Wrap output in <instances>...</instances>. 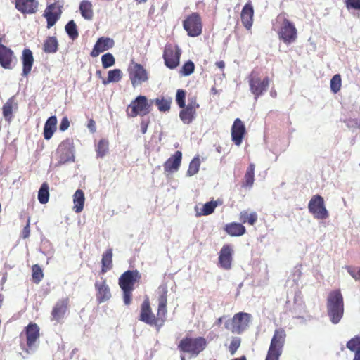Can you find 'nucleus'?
<instances>
[{
	"label": "nucleus",
	"mask_w": 360,
	"mask_h": 360,
	"mask_svg": "<svg viewBox=\"0 0 360 360\" xmlns=\"http://www.w3.org/2000/svg\"><path fill=\"white\" fill-rule=\"evenodd\" d=\"M167 292L165 284L158 287V307L156 316L152 311L149 300L146 299L141 305L139 320L150 326H155L159 328L162 327L167 319Z\"/></svg>",
	"instance_id": "obj_1"
},
{
	"label": "nucleus",
	"mask_w": 360,
	"mask_h": 360,
	"mask_svg": "<svg viewBox=\"0 0 360 360\" xmlns=\"http://www.w3.org/2000/svg\"><path fill=\"white\" fill-rule=\"evenodd\" d=\"M327 313L330 321L338 323L344 314V299L340 290L329 292L327 298Z\"/></svg>",
	"instance_id": "obj_2"
},
{
	"label": "nucleus",
	"mask_w": 360,
	"mask_h": 360,
	"mask_svg": "<svg viewBox=\"0 0 360 360\" xmlns=\"http://www.w3.org/2000/svg\"><path fill=\"white\" fill-rule=\"evenodd\" d=\"M141 278V275L136 269L126 271L120 276L118 284L122 290L123 301L126 305L131 304L134 285L136 283H139Z\"/></svg>",
	"instance_id": "obj_3"
},
{
	"label": "nucleus",
	"mask_w": 360,
	"mask_h": 360,
	"mask_svg": "<svg viewBox=\"0 0 360 360\" xmlns=\"http://www.w3.org/2000/svg\"><path fill=\"white\" fill-rule=\"evenodd\" d=\"M207 347V341L202 336L186 335L180 340L178 345V349L181 352L188 354L193 357L198 356Z\"/></svg>",
	"instance_id": "obj_4"
},
{
	"label": "nucleus",
	"mask_w": 360,
	"mask_h": 360,
	"mask_svg": "<svg viewBox=\"0 0 360 360\" xmlns=\"http://www.w3.org/2000/svg\"><path fill=\"white\" fill-rule=\"evenodd\" d=\"M286 333L283 328L275 330L265 360H279L286 339Z\"/></svg>",
	"instance_id": "obj_5"
},
{
	"label": "nucleus",
	"mask_w": 360,
	"mask_h": 360,
	"mask_svg": "<svg viewBox=\"0 0 360 360\" xmlns=\"http://www.w3.org/2000/svg\"><path fill=\"white\" fill-rule=\"evenodd\" d=\"M248 84L251 93L257 100L268 89L271 79L269 77H265L262 79L259 73L256 70H252L248 77Z\"/></svg>",
	"instance_id": "obj_6"
},
{
	"label": "nucleus",
	"mask_w": 360,
	"mask_h": 360,
	"mask_svg": "<svg viewBox=\"0 0 360 360\" xmlns=\"http://www.w3.org/2000/svg\"><path fill=\"white\" fill-rule=\"evenodd\" d=\"M152 102L149 103L146 96H138L127 106L126 112L128 117H136L138 115L145 116L151 110Z\"/></svg>",
	"instance_id": "obj_7"
},
{
	"label": "nucleus",
	"mask_w": 360,
	"mask_h": 360,
	"mask_svg": "<svg viewBox=\"0 0 360 360\" xmlns=\"http://www.w3.org/2000/svg\"><path fill=\"white\" fill-rule=\"evenodd\" d=\"M277 21L281 22L278 32L279 38L286 44L293 42L297 38V29L294 24L285 17V14L279 15L277 17Z\"/></svg>",
	"instance_id": "obj_8"
},
{
	"label": "nucleus",
	"mask_w": 360,
	"mask_h": 360,
	"mask_svg": "<svg viewBox=\"0 0 360 360\" xmlns=\"http://www.w3.org/2000/svg\"><path fill=\"white\" fill-rule=\"evenodd\" d=\"M183 27L191 37L200 36L202 32V18L198 13H192L183 21Z\"/></svg>",
	"instance_id": "obj_9"
},
{
	"label": "nucleus",
	"mask_w": 360,
	"mask_h": 360,
	"mask_svg": "<svg viewBox=\"0 0 360 360\" xmlns=\"http://www.w3.org/2000/svg\"><path fill=\"white\" fill-rule=\"evenodd\" d=\"M308 209L315 219H326L329 217L324 199L319 195H314L311 197L308 204Z\"/></svg>",
	"instance_id": "obj_10"
},
{
	"label": "nucleus",
	"mask_w": 360,
	"mask_h": 360,
	"mask_svg": "<svg viewBox=\"0 0 360 360\" xmlns=\"http://www.w3.org/2000/svg\"><path fill=\"white\" fill-rule=\"evenodd\" d=\"M181 51L177 45L167 44L165 45L163 58L165 65L169 69H174L180 62Z\"/></svg>",
	"instance_id": "obj_11"
},
{
	"label": "nucleus",
	"mask_w": 360,
	"mask_h": 360,
	"mask_svg": "<svg viewBox=\"0 0 360 360\" xmlns=\"http://www.w3.org/2000/svg\"><path fill=\"white\" fill-rule=\"evenodd\" d=\"M129 79L133 87H136L148 80V72L141 64L132 63L128 68Z\"/></svg>",
	"instance_id": "obj_12"
},
{
	"label": "nucleus",
	"mask_w": 360,
	"mask_h": 360,
	"mask_svg": "<svg viewBox=\"0 0 360 360\" xmlns=\"http://www.w3.org/2000/svg\"><path fill=\"white\" fill-rule=\"evenodd\" d=\"M63 5V1H56L46 7L44 11V17L46 19L48 29L53 27L60 18Z\"/></svg>",
	"instance_id": "obj_13"
},
{
	"label": "nucleus",
	"mask_w": 360,
	"mask_h": 360,
	"mask_svg": "<svg viewBox=\"0 0 360 360\" xmlns=\"http://www.w3.org/2000/svg\"><path fill=\"white\" fill-rule=\"evenodd\" d=\"M70 300L68 297L58 300L52 308L51 321L62 323L68 312Z\"/></svg>",
	"instance_id": "obj_14"
},
{
	"label": "nucleus",
	"mask_w": 360,
	"mask_h": 360,
	"mask_svg": "<svg viewBox=\"0 0 360 360\" xmlns=\"http://www.w3.org/2000/svg\"><path fill=\"white\" fill-rule=\"evenodd\" d=\"M26 336V347L22 346V349L26 352H29L36 345L37 341L40 337V328L35 323H30L25 328Z\"/></svg>",
	"instance_id": "obj_15"
},
{
	"label": "nucleus",
	"mask_w": 360,
	"mask_h": 360,
	"mask_svg": "<svg viewBox=\"0 0 360 360\" xmlns=\"http://www.w3.org/2000/svg\"><path fill=\"white\" fill-rule=\"evenodd\" d=\"M199 104L195 98L189 99L188 103L185 107L181 108L179 112V118L186 124H191L195 117L196 110L199 108Z\"/></svg>",
	"instance_id": "obj_16"
},
{
	"label": "nucleus",
	"mask_w": 360,
	"mask_h": 360,
	"mask_svg": "<svg viewBox=\"0 0 360 360\" xmlns=\"http://www.w3.org/2000/svg\"><path fill=\"white\" fill-rule=\"evenodd\" d=\"M250 314L245 312L236 314L231 319L230 330L233 333L240 334L248 326Z\"/></svg>",
	"instance_id": "obj_17"
},
{
	"label": "nucleus",
	"mask_w": 360,
	"mask_h": 360,
	"mask_svg": "<svg viewBox=\"0 0 360 360\" xmlns=\"http://www.w3.org/2000/svg\"><path fill=\"white\" fill-rule=\"evenodd\" d=\"M233 250L229 244L224 245L219 253L218 266L224 269L229 270L232 267Z\"/></svg>",
	"instance_id": "obj_18"
},
{
	"label": "nucleus",
	"mask_w": 360,
	"mask_h": 360,
	"mask_svg": "<svg viewBox=\"0 0 360 360\" xmlns=\"http://www.w3.org/2000/svg\"><path fill=\"white\" fill-rule=\"evenodd\" d=\"M74 143L72 139H66L63 141L58 148V153H60V162L65 163L73 160Z\"/></svg>",
	"instance_id": "obj_19"
},
{
	"label": "nucleus",
	"mask_w": 360,
	"mask_h": 360,
	"mask_svg": "<svg viewBox=\"0 0 360 360\" xmlns=\"http://www.w3.org/2000/svg\"><path fill=\"white\" fill-rule=\"evenodd\" d=\"M94 285L96 291V301L98 304L108 302L111 298L110 289L105 278L102 277L101 281H96Z\"/></svg>",
	"instance_id": "obj_20"
},
{
	"label": "nucleus",
	"mask_w": 360,
	"mask_h": 360,
	"mask_svg": "<svg viewBox=\"0 0 360 360\" xmlns=\"http://www.w3.org/2000/svg\"><path fill=\"white\" fill-rule=\"evenodd\" d=\"M246 134V129L243 122L240 118H236L231 127V140L238 146H240Z\"/></svg>",
	"instance_id": "obj_21"
},
{
	"label": "nucleus",
	"mask_w": 360,
	"mask_h": 360,
	"mask_svg": "<svg viewBox=\"0 0 360 360\" xmlns=\"http://www.w3.org/2000/svg\"><path fill=\"white\" fill-rule=\"evenodd\" d=\"M115 45V41L110 37H102L96 41L90 55L95 58L100 53L112 48Z\"/></svg>",
	"instance_id": "obj_22"
},
{
	"label": "nucleus",
	"mask_w": 360,
	"mask_h": 360,
	"mask_svg": "<svg viewBox=\"0 0 360 360\" xmlns=\"http://www.w3.org/2000/svg\"><path fill=\"white\" fill-rule=\"evenodd\" d=\"M181 152L179 150L176 151L163 164L165 173L172 174L177 172L181 166Z\"/></svg>",
	"instance_id": "obj_23"
},
{
	"label": "nucleus",
	"mask_w": 360,
	"mask_h": 360,
	"mask_svg": "<svg viewBox=\"0 0 360 360\" xmlns=\"http://www.w3.org/2000/svg\"><path fill=\"white\" fill-rule=\"evenodd\" d=\"M15 6L23 14H33L38 10L39 2L37 0H15Z\"/></svg>",
	"instance_id": "obj_24"
},
{
	"label": "nucleus",
	"mask_w": 360,
	"mask_h": 360,
	"mask_svg": "<svg viewBox=\"0 0 360 360\" xmlns=\"http://www.w3.org/2000/svg\"><path fill=\"white\" fill-rule=\"evenodd\" d=\"M253 16H254V8L250 2H248L243 6L241 13L240 18L243 26L247 30H250L253 24Z\"/></svg>",
	"instance_id": "obj_25"
},
{
	"label": "nucleus",
	"mask_w": 360,
	"mask_h": 360,
	"mask_svg": "<svg viewBox=\"0 0 360 360\" xmlns=\"http://www.w3.org/2000/svg\"><path fill=\"white\" fill-rule=\"evenodd\" d=\"M14 56L13 51L6 46L5 45L0 44V65L5 69L11 68V63Z\"/></svg>",
	"instance_id": "obj_26"
},
{
	"label": "nucleus",
	"mask_w": 360,
	"mask_h": 360,
	"mask_svg": "<svg viewBox=\"0 0 360 360\" xmlns=\"http://www.w3.org/2000/svg\"><path fill=\"white\" fill-rule=\"evenodd\" d=\"M22 75L27 76L32 70L34 63L32 52L29 49H25L22 54Z\"/></svg>",
	"instance_id": "obj_27"
},
{
	"label": "nucleus",
	"mask_w": 360,
	"mask_h": 360,
	"mask_svg": "<svg viewBox=\"0 0 360 360\" xmlns=\"http://www.w3.org/2000/svg\"><path fill=\"white\" fill-rule=\"evenodd\" d=\"M112 250L111 248L107 249L102 255L101 258V269L100 274H105L107 271L112 269Z\"/></svg>",
	"instance_id": "obj_28"
},
{
	"label": "nucleus",
	"mask_w": 360,
	"mask_h": 360,
	"mask_svg": "<svg viewBox=\"0 0 360 360\" xmlns=\"http://www.w3.org/2000/svg\"><path fill=\"white\" fill-rule=\"evenodd\" d=\"M224 231L231 236H240L245 233L246 229L240 223L231 222L225 226Z\"/></svg>",
	"instance_id": "obj_29"
},
{
	"label": "nucleus",
	"mask_w": 360,
	"mask_h": 360,
	"mask_svg": "<svg viewBox=\"0 0 360 360\" xmlns=\"http://www.w3.org/2000/svg\"><path fill=\"white\" fill-rule=\"evenodd\" d=\"M57 118L56 116H51L46 121L44 127V137L46 140H49L54 132L56 131Z\"/></svg>",
	"instance_id": "obj_30"
},
{
	"label": "nucleus",
	"mask_w": 360,
	"mask_h": 360,
	"mask_svg": "<svg viewBox=\"0 0 360 360\" xmlns=\"http://www.w3.org/2000/svg\"><path fill=\"white\" fill-rule=\"evenodd\" d=\"M84 193L82 190L78 189L73 195V210L76 213L81 212L84 209Z\"/></svg>",
	"instance_id": "obj_31"
},
{
	"label": "nucleus",
	"mask_w": 360,
	"mask_h": 360,
	"mask_svg": "<svg viewBox=\"0 0 360 360\" xmlns=\"http://www.w3.org/2000/svg\"><path fill=\"white\" fill-rule=\"evenodd\" d=\"M79 11L82 16L87 20H91L94 17L93 5L91 1L83 0L79 4Z\"/></svg>",
	"instance_id": "obj_32"
},
{
	"label": "nucleus",
	"mask_w": 360,
	"mask_h": 360,
	"mask_svg": "<svg viewBox=\"0 0 360 360\" xmlns=\"http://www.w3.org/2000/svg\"><path fill=\"white\" fill-rule=\"evenodd\" d=\"M14 106L17 107V103H15L13 96L8 98L2 107L3 116L8 122H11L13 117V109Z\"/></svg>",
	"instance_id": "obj_33"
},
{
	"label": "nucleus",
	"mask_w": 360,
	"mask_h": 360,
	"mask_svg": "<svg viewBox=\"0 0 360 360\" xmlns=\"http://www.w3.org/2000/svg\"><path fill=\"white\" fill-rule=\"evenodd\" d=\"M154 102L155 105L158 107L159 111L162 112H169L171 108V104L172 103V99L170 97H158L155 100L151 101Z\"/></svg>",
	"instance_id": "obj_34"
},
{
	"label": "nucleus",
	"mask_w": 360,
	"mask_h": 360,
	"mask_svg": "<svg viewBox=\"0 0 360 360\" xmlns=\"http://www.w3.org/2000/svg\"><path fill=\"white\" fill-rule=\"evenodd\" d=\"M255 166L253 163H250L245 172L244 179L242 184L243 187L251 188L255 181Z\"/></svg>",
	"instance_id": "obj_35"
},
{
	"label": "nucleus",
	"mask_w": 360,
	"mask_h": 360,
	"mask_svg": "<svg viewBox=\"0 0 360 360\" xmlns=\"http://www.w3.org/2000/svg\"><path fill=\"white\" fill-rule=\"evenodd\" d=\"M58 49V41L56 37H49L44 41L43 50L46 53H54Z\"/></svg>",
	"instance_id": "obj_36"
},
{
	"label": "nucleus",
	"mask_w": 360,
	"mask_h": 360,
	"mask_svg": "<svg viewBox=\"0 0 360 360\" xmlns=\"http://www.w3.org/2000/svg\"><path fill=\"white\" fill-rule=\"evenodd\" d=\"M346 346L350 351L355 353L353 360H360V336H355L349 340Z\"/></svg>",
	"instance_id": "obj_37"
},
{
	"label": "nucleus",
	"mask_w": 360,
	"mask_h": 360,
	"mask_svg": "<svg viewBox=\"0 0 360 360\" xmlns=\"http://www.w3.org/2000/svg\"><path fill=\"white\" fill-rule=\"evenodd\" d=\"M258 219L257 212H252L249 213L247 210H243L240 212L239 219L243 224L248 223L250 225H254Z\"/></svg>",
	"instance_id": "obj_38"
},
{
	"label": "nucleus",
	"mask_w": 360,
	"mask_h": 360,
	"mask_svg": "<svg viewBox=\"0 0 360 360\" xmlns=\"http://www.w3.org/2000/svg\"><path fill=\"white\" fill-rule=\"evenodd\" d=\"M49 184L46 182H44L38 191V200L40 203L46 204L48 202L49 199Z\"/></svg>",
	"instance_id": "obj_39"
},
{
	"label": "nucleus",
	"mask_w": 360,
	"mask_h": 360,
	"mask_svg": "<svg viewBox=\"0 0 360 360\" xmlns=\"http://www.w3.org/2000/svg\"><path fill=\"white\" fill-rule=\"evenodd\" d=\"M65 32L72 40L76 39L79 37V32L77 25L73 20H70L65 27Z\"/></svg>",
	"instance_id": "obj_40"
},
{
	"label": "nucleus",
	"mask_w": 360,
	"mask_h": 360,
	"mask_svg": "<svg viewBox=\"0 0 360 360\" xmlns=\"http://www.w3.org/2000/svg\"><path fill=\"white\" fill-rule=\"evenodd\" d=\"M200 160L198 156L195 157L189 163L188 169L186 174L188 176H192L196 174L200 169Z\"/></svg>",
	"instance_id": "obj_41"
},
{
	"label": "nucleus",
	"mask_w": 360,
	"mask_h": 360,
	"mask_svg": "<svg viewBox=\"0 0 360 360\" xmlns=\"http://www.w3.org/2000/svg\"><path fill=\"white\" fill-rule=\"evenodd\" d=\"M122 78V71L120 69L110 70L108 74L107 80H103V83L106 84L111 82H118Z\"/></svg>",
	"instance_id": "obj_42"
},
{
	"label": "nucleus",
	"mask_w": 360,
	"mask_h": 360,
	"mask_svg": "<svg viewBox=\"0 0 360 360\" xmlns=\"http://www.w3.org/2000/svg\"><path fill=\"white\" fill-rule=\"evenodd\" d=\"M32 277L34 283L38 284L44 278L43 270L39 264H34L32 266Z\"/></svg>",
	"instance_id": "obj_43"
},
{
	"label": "nucleus",
	"mask_w": 360,
	"mask_h": 360,
	"mask_svg": "<svg viewBox=\"0 0 360 360\" xmlns=\"http://www.w3.org/2000/svg\"><path fill=\"white\" fill-rule=\"evenodd\" d=\"M109 143L106 139H101L98 141L96 152L98 156L103 158L108 151Z\"/></svg>",
	"instance_id": "obj_44"
},
{
	"label": "nucleus",
	"mask_w": 360,
	"mask_h": 360,
	"mask_svg": "<svg viewBox=\"0 0 360 360\" xmlns=\"http://www.w3.org/2000/svg\"><path fill=\"white\" fill-rule=\"evenodd\" d=\"M217 206V203L216 201H210L206 202L202 208L201 209V212L199 215H209L214 212L215 208Z\"/></svg>",
	"instance_id": "obj_45"
},
{
	"label": "nucleus",
	"mask_w": 360,
	"mask_h": 360,
	"mask_svg": "<svg viewBox=\"0 0 360 360\" xmlns=\"http://www.w3.org/2000/svg\"><path fill=\"white\" fill-rule=\"evenodd\" d=\"M342 84L341 76L339 74L335 75L330 80V89L334 93H338Z\"/></svg>",
	"instance_id": "obj_46"
},
{
	"label": "nucleus",
	"mask_w": 360,
	"mask_h": 360,
	"mask_svg": "<svg viewBox=\"0 0 360 360\" xmlns=\"http://www.w3.org/2000/svg\"><path fill=\"white\" fill-rule=\"evenodd\" d=\"M101 62L103 68H108L114 65L115 60L112 53H107L102 56Z\"/></svg>",
	"instance_id": "obj_47"
},
{
	"label": "nucleus",
	"mask_w": 360,
	"mask_h": 360,
	"mask_svg": "<svg viewBox=\"0 0 360 360\" xmlns=\"http://www.w3.org/2000/svg\"><path fill=\"white\" fill-rule=\"evenodd\" d=\"M194 63L192 61L188 60L184 64L181 68L180 73L184 76H188L194 72Z\"/></svg>",
	"instance_id": "obj_48"
},
{
	"label": "nucleus",
	"mask_w": 360,
	"mask_h": 360,
	"mask_svg": "<svg viewBox=\"0 0 360 360\" xmlns=\"http://www.w3.org/2000/svg\"><path fill=\"white\" fill-rule=\"evenodd\" d=\"M186 91L184 89H178L176 95V102L179 108L185 107Z\"/></svg>",
	"instance_id": "obj_49"
},
{
	"label": "nucleus",
	"mask_w": 360,
	"mask_h": 360,
	"mask_svg": "<svg viewBox=\"0 0 360 360\" xmlns=\"http://www.w3.org/2000/svg\"><path fill=\"white\" fill-rule=\"evenodd\" d=\"M240 343L241 340L240 338H234L232 339L229 347V350L231 354L233 355L236 352V351L240 346Z\"/></svg>",
	"instance_id": "obj_50"
},
{
	"label": "nucleus",
	"mask_w": 360,
	"mask_h": 360,
	"mask_svg": "<svg viewBox=\"0 0 360 360\" xmlns=\"http://www.w3.org/2000/svg\"><path fill=\"white\" fill-rule=\"evenodd\" d=\"M345 6L347 9L360 11V0H346Z\"/></svg>",
	"instance_id": "obj_51"
},
{
	"label": "nucleus",
	"mask_w": 360,
	"mask_h": 360,
	"mask_svg": "<svg viewBox=\"0 0 360 360\" xmlns=\"http://www.w3.org/2000/svg\"><path fill=\"white\" fill-rule=\"evenodd\" d=\"M346 269L354 280L360 281V268L356 271L352 266H347Z\"/></svg>",
	"instance_id": "obj_52"
},
{
	"label": "nucleus",
	"mask_w": 360,
	"mask_h": 360,
	"mask_svg": "<svg viewBox=\"0 0 360 360\" xmlns=\"http://www.w3.org/2000/svg\"><path fill=\"white\" fill-rule=\"evenodd\" d=\"M30 218H28L27 219V224L23 228L22 231L21 232V236L24 239L27 238L30 236Z\"/></svg>",
	"instance_id": "obj_53"
},
{
	"label": "nucleus",
	"mask_w": 360,
	"mask_h": 360,
	"mask_svg": "<svg viewBox=\"0 0 360 360\" xmlns=\"http://www.w3.org/2000/svg\"><path fill=\"white\" fill-rule=\"evenodd\" d=\"M69 127H70L69 120H68V117H64L62 119L60 126H59L60 130L62 131H64L67 130Z\"/></svg>",
	"instance_id": "obj_54"
},
{
	"label": "nucleus",
	"mask_w": 360,
	"mask_h": 360,
	"mask_svg": "<svg viewBox=\"0 0 360 360\" xmlns=\"http://www.w3.org/2000/svg\"><path fill=\"white\" fill-rule=\"evenodd\" d=\"M87 127L92 133H94L96 131V122L93 119L89 120Z\"/></svg>",
	"instance_id": "obj_55"
},
{
	"label": "nucleus",
	"mask_w": 360,
	"mask_h": 360,
	"mask_svg": "<svg viewBox=\"0 0 360 360\" xmlns=\"http://www.w3.org/2000/svg\"><path fill=\"white\" fill-rule=\"evenodd\" d=\"M141 131L143 134H145L147 131V128H148V123L147 122H142L141 123Z\"/></svg>",
	"instance_id": "obj_56"
},
{
	"label": "nucleus",
	"mask_w": 360,
	"mask_h": 360,
	"mask_svg": "<svg viewBox=\"0 0 360 360\" xmlns=\"http://www.w3.org/2000/svg\"><path fill=\"white\" fill-rule=\"evenodd\" d=\"M216 65H217V67H218L221 70H223L224 69V68H225V63H224V62L223 60L217 61L216 63Z\"/></svg>",
	"instance_id": "obj_57"
},
{
	"label": "nucleus",
	"mask_w": 360,
	"mask_h": 360,
	"mask_svg": "<svg viewBox=\"0 0 360 360\" xmlns=\"http://www.w3.org/2000/svg\"><path fill=\"white\" fill-rule=\"evenodd\" d=\"M270 95H271V97L276 98V96H277L276 91L274 90V89H271V91H270Z\"/></svg>",
	"instance_id": "obj_58"
},
{
	"label": "nucleus",
	"mask_w": 360,
	"mask_h": 360,
	"mask_svg": "<svg viewBox=\"0 0 360 360\" xmlns=\"http://www.w3.org/2000/svg\"><path fill=\"white\" fill-rule=\"evenodd\" d=\"M3 301H4V296L1 294H0V308L2 306Z\"/></svg>",
	"instance_id": "obj_59"
},
{
	"label": "nucleus",
	"mask_w": 360,
	"mask_h": 360,
	"mask_svg": "<svg viewBox=\"0 0 360 360\" xmlns=\"http://www.w3.org/2000/svg\"><path fill=\"white\" fill-rule=\"evenodd\" d=\"M233 360H246V357L245 356H241L240 358H236V359H234Z\"/></svg>",
	"instance_id": "obj_60"
},
{
	"label": "nucleus",
	"mask_w": 360,
	"mask_h": 360,
	"mask_svg": "<svg viewBox=\"0 0 360 360\" xmlns=\"http://www.w3.org/2000/svg\"><path fill=\"white\" fill-rule=\"evenodd\" d=\"M136 1L137 4H141V3H145L147 1V0H135Z\"/></svg>",
	"instance_id": "obj_61"
},
{
	"label": "nucleus",
	"mask_w": 360,
	"mask_h": 360,
	"mask_svg": "<svg viewBox=\"0 0 360 360\" xmlns=\"http://www.w3.org/2000/svg\"><path fill=\"white\" fill-rule=\"evenodd\" d=\"M181 360H186L185 357L184 356H181Z\"/></svg>",
	"instance_id": "obj_62"
},
{
	"label": "nucleus",
	"mask_w": 360,
	"mask_h": 360,
	"mask_svg": "<svg viewBox=\"0 0 360 360\" xmlns=\"http://www.w3.org/2000/svg\"><path fill=\"white\" fill-rule=\"evenodd\" d=\"M221 322V318H219V319H218V323H220Z\"/></svg>",
	"instance_id": "obj_63"
},
{
	"label": "nucleus",
	"mask_w": 360,
	"mask_h": 360,
	"mask_svg": "<svg viewBox=\"0 0 360 360\" xmlns=\"http://www.w3.org/2000/svg\"><path fill=\"white\" fill-rule=\"evenodd\" d=\"M1 43V39L0 38V44Z\"/></svg>",
	"instance_id": "obj_64"
}]
</instances>
